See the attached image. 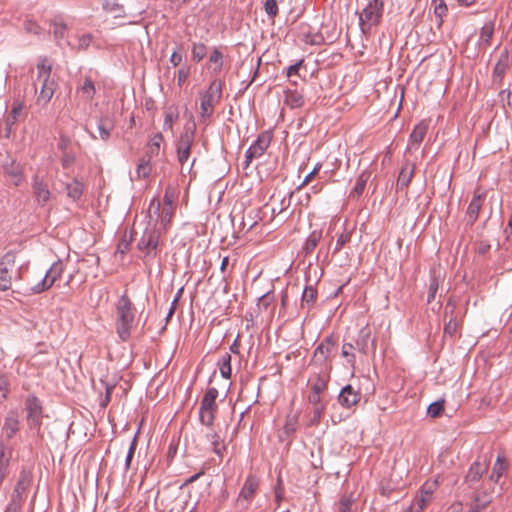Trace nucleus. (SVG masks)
<instances>
[{"label":"nucleus","mask_w":512,"mask_h":512,"mask_svg":"<svg viewBox=\"0 0 512 512\" xmlns=\"http://www.w3.org/2000/svg\"><path fill=\"white\" fill-rule=\"evenodd\" d=\"M134 318L133 303L124 293L116 304V331L121 340L126 341L130 337Z\"/></svg>","instance_id":"obj_1"},{"label":"nucleus","mask_w":512,"mask_h":512,"mask_svg":"<svg viewBox=\"0 0 512 512\" xmlns=\"http://www.w3.org/2000/svg\"><path fill=\"white\" fill-rule=\"evenodd\" d=\"M196 133V123L192 114L189 115V120L184 126V131L181 133L177 144V160L183 166L184 163L189 159L191 154V148L194 143Z\"/></svg>","instance_id":"obj_2"},{"label":"nucleus","mask_w":512,"mask_h":512,"mask_svg":"<svg viewBox=\"0 0 512 512\" xmlns=\"http://www.w3.org/2000/svg\"><path fill=\"white\" fill-rule=\"evenodd\" d=\"M218 395L219 392L215 387H210L206 390L199 408V420L202 425L207 427L213 425L218 411V404L216 402Z\"/></svg>","instance_id":"obj_3"},{"label":"nucleus","mask_w":512,"mask_h":512,"mask_svg":"<svg viewBox=\"0 0 512 512\" xmlns=\"http://www.w3.org/2000/svg\"><path fill=\"white\" fill-rule=\"evenodd\" d=\"M383 11V0H369L359 16L360 29L364 34L368 33L372 26L380 22Z\"/></svg>","instance_id":"obj_4"},{"label":"nucleus","mask_w":512,"mask_h":512,"mask_svg":"<svg viewBox=\"0 0 512 512\" xmlns=\"http://www.w3.org/2000/svg\"><path fill=\"white\" fill-rule=\"evenodd\" d=\"M26 423L29 429H38L42 425L43 406L35 395L25 399Z\"/></svg>","instance_id":"obj_5"},{"label":"nucleus","mask_w":512,"mask_h":512,"mask_svg":"<svg viewBox=\"0 0 512 512\" xmlns=\"http://www.w3.org/2000/svg\"><path fill=\"white\" fill-rule=\"evenodd\" d=\"M335 345L336 341L333 335L324 338L314 350L310 366L318 369L331 367V365L327 364V360L329 359L330 353Z\"/></svg>","instance_id":"obj_6"},{"label":"nucleus","mask_w":512,"mask_h":512,"mask_svg":"<svg viewBox=\"0 0 512 512\" xmlns=\"http://www.w3.org/2000/svg\"><path fill=\"white\" fill-rule=\"evenodd\" d=\"M64 272V264L62 261L58 260L54 262L49 270L46 272L43 279L37 283L35 286L30 288L32 294H40L44 291L50 289L53 284L60 279Z\"/></svg>","instance_id":"obj_7"},{"label":"nucleus","mask_w":512,"mask_h":512,"mask_svg":"<svg viewBox=\"0 0 512 512\" xmlns=\"http://www.w3.org/2000/svg\"><path fill=\"white\" fill-rule=\"evenodd\" d=\"M160 231L156 227H147L139 240L137 247L147 256H156L159 245Z\"/></svg>","instance_id":"obj_8"},{"label":"nucleus","mask_w":512,"mask_h":512,"mask_svg":"<svg viewBox=\"0 0 512 512\" xmlns=\"http://www.w3.org/2000/svg\"><path fill=\"white\" fill-rule=\"evenodd\" d=\"M15 254L12 251L7 252L0 259V290L7 291L11 288L12 277L9 273L10 269L15 265Z\"/></svg>","instance_id":"obj_9"},{"label":"nucleus","mask_w":512,"mask_h":512,"mask_svg":"<svg viewBox=\"0 0 512 512\" xmlns=\"http://www.w3.org/2000/svg\"><path fill=\"white\" fill-rule=\"evenodd\" d=\"M32 479V472L27 469H22L11 495V500L23 503L26 499V494L32 484Z\"/></svg>","instance_id":"obj_10"},{"label":"nucleus","mask_w":512,"mask_h":512,"mask_svg":"<svg viewBox=\"0 0 512 512\" xmlns=\"http://www.w3.org/2000/svg\"><path fill=\"white\" fill-rule=\"evenodd\" d=\"M31 185L32 193L37 204L41 207L46 206L52 198V194L46 181L39 175H34Z\"/></svg>","instance_id":"obj_11"},{"label":"nucleus","mask_w":512,"mask_h":512,"mask_svg":"<svg viewBox=\"0 0 512 512\" xmlns=\"http://www.w3.org/2000/svg\"><path fill=\"white\" fill-rule=\"evenodd\" d=\"M148 215L151 220L156 216V221H160L161 225L166 228L173 216V207H162L158 199H153L150 202Z\"/></svg>","instance_id":"obj_12"},{"label":"nucleus","mask_w":512,"mask_h":512,"mask_svg":"<svg viewBox=\"0 0 512 512\" xmlns=\"http://www.w3.org/2000/svg\"><path fill=\"white\" fill-rule=\"evenodd\" d=\"M331 367L318 369L308 380L311 392L323 393L328 388Z\"/></svg>","instance_id":"obj_13"},{"label":"nucleus","mask_w":512,"mask_h":512,"mask_svg":"<svg viewBox=\"0 0 512 512\" xmlns=\"http://www.w3.org/2000/svg\"><path fill=\"white\" fill-rule=\"evenodd\" d=\"M361 400V393L359 390L355 389L352 385L348 384L344 386L339 395H338V403L346 409H350L353 406L357 405Z\"/></svg>","instance_id":"obj_14"},{"label":"nucleus","mask_w":512,"mask_h":512,"mask_svg":"<svg viewBox=\"0 0 512 512\" xmlns=\"http://www.w3.org/2000/svg\"><path fill=\"white\" fill-rule=\"evenodd\" d=\"M258 487V478L253 474L248 475L237 498L238 504H242L243 501L250 503L254 498Z\"/></svg>","instance_id":"obj_15"},{"label":"nucleus","mask_w":512,"mask_h":512,"mask_svg":"<svg viewBox=\"0 0 512 512\" xmlns=\"http://www.w3.org/2000/svg\"><path fill=\"white\" fill-rule=\"evenodd\" d=\"M356 348L363 354L375 353L376 339L371 336L369 328L365 327L360 330L356 341Z\"/></svg>","instance_id":"obj_16"},{"label":"nucleus","mask_w":512,"mask_h":512,"mask_svg":"<svg viewBox=\"0 0 512 512\" xmlns=\"http://www.w3.org/2000/svg\"><path fill=\"white\" fill-rule=\"evenodd\" d=\"M20 421L17 410H10L4 419L2 432L6 440L12 439L19 431Z\"/></svg>","instance_id":"obj_17"},{"label":"nucleus","mask_w":512,"mask_h":512,"mask_svg":"<svg viewBox=\"0 0 512 512\" xmlns=\"http://www.w3.org/2000/svg\"><path fill=\"white\" fill-rule=\"evenodd\" d=\"M414 172L415 165L410 161H406L399 172L396 183V191H403L409 187V184L411 183V180L414 176Z\"/></svg>","instance_id":"obj_18"},{"label":"nucleus","mask_w":512,"mask_h":512,"mask_svg":"<svg viewBox=\"0 0 512 512\" xmlns=\"http://www.w3.org/2000/svg\"><path fill=\"white\" fill-rule=\"evenodd\" d=\"M437 488V481L425 482L420 490V495L415 498L414 505H417L419 511L423 509L431 502L432 495Z\"/></svg>","instance_id":"obj_19"},{"label":"nucleus","mask_w":512,"mask_h":512,"mask_svg":"<svg viewBox=\"0 0 512 512\" xmlns=\"http://www.w3.org/2000/svg\"><path fill=\"white\" fill-rule=\"evenodd\" d=\"M40 81L42 82V85L37 97V103L44 106L52 99L58 84L51 77L41 79Z\"/></svg>","instance_id":"obj_20"},{"label":"nucleus","mask_w":512,"mask_h":512,"mask_svg":"<svg viewBox=\"0 0 512 512\" xmlns=\"http://www.w3.org/2000/svg\"><path fill=\"white\" fill-rule=\"evenodd\" d=\"M298 416L297 414H288L286 416L285 425L283 427L282 433L279 434V440L284 442L287 441L288 444L291 443L292 438L296 431L298 430Z\"/></svg>","instance_id":"obj_21"},{"label":"nucleus","mask_w":512,"mask_h":512,"mask_svg":"<svg viewBox=\"0 0 512 512\" xmlns=\"http://www.w3.org/2000/svg\"><path fill=\"white\" fill-rule=\"evenodd\" d=\"M271 140L272 134L269 131L262 132L248 148L249 154H254L257 158L261 157L270 146Z\"/></svg>","instance_id":"obj_22"},{"label":"nucleus","mask_w":512,"mask_h":512,"mask_svg":"<svg viewBox=\"0 0 512 512\" xmlns=\"http://www.w3.org/2000/svg\"><path fill=\"white\" fill-rule=\"evenodd\" d=\"M292 193L282 194L281 192L274 193L271 197L273 215H279L284 212L289 206L292 198Z\"/></svg>","instance_id":"obj_23"},{"label":"nucleus","mask_w":512,"mask_h":512,"mask_svg":"<svg viewBox=\"0 0 512 512\" xmlns=\"http://www.w3.org/2000/svg\"><path fill=\"white\" fill-rule=\"evenodd\" d=\"M508 68H509V55H508L507 51H504L503 53H501V55L499 56V58L495 64V67L493 70V75H492L493 82L500 84L502 82Z\"/></svg>","instance_id":"obj_24"},{"label":"nucleus","mask_w":512,"mask_h":512,"mask_svg":"<svg viewBox=\"0 0 512 512\" xmlns=\"http://www.w3.org/2000/svg\"><path fill=\"white\" fill-rule=\"evenodd\" d=\"M5 175L11 178L15 186H19L24 179L22 166L14 160L3 165Z\"/></svg>","instance_id":"obj_25"},{"label":"nucleus","mask_w":512,"mask_h":512,"mask_svg":"<svg viewBox=\"0 0 512 512\" xmlns=\"http://www.w3.org/2000/svg\"><path fill=\"white\" fill-rule=\"evenodd\" d=\"M491 502V495L485 491H475L469 507V512H482Z\"/></svg>","instance_id":"obj_26"},{"label":"nucleus","mask_w":512,"mask_h":512,"mask_svg":"<svg viewBox=\"0 0 512 512\" xmlns=\"http://www.w3.org/2000/svg\"><path fill=\"white\" fill-rule=\"evenodd\" d=\"M317 290L313 285H307L301 295L300 309L309 312L316 304Z\"/></svg>","instance_id":"obj_27"},{"label":"nucleus","mask_w":512,"mask_h":512,"mask_svg":"<svg viewBox=\"0 0 512 512\" xmlns=\"http://www.w3.org/2000/svg\"><path fill=\"white\" fill-rule=\"evenodd\" d=\"M483 200L484 198L481 194L478 192L474 193V196L467 209V219L469 225H473L476 222Z\"/></svg>","instance_id":"obj_28"},{"label":"nucleus","mask_w":512,"mask_h":512,"mask_svg":"<svg viewBox=\"0 0 512 512\" xmlns=\"http://www.w3.org/2000/svg\"><path fill=\"white\" fill-rule=\"evenodd\" d=\"M488 469V464L485 462L475 461L469 468L468 473L465 477V481L467 483H475L478 482L483 473H485Z\"/></svg>","instance_id":"obj_29"},{"label":"nucleus","mask_w":512,"mask_h":512,"mask_svg":"<svg viewBox=\"0 0 512 512\" xmlns=\"http://www.w3.org/2000/svg\"><path fill=\"white\" fill-rule=\"evenodd\" d=\"M99 138L106 141L110 138L111 131L114 129V122L109 116H102L97 122Z\"/></svg>","instance_id":"obj_30"},{"label":"nucleus","mask_w":512,"mask_h":512,"mask_svg":"<svg viewBox=\"0 0 512 512\" xmlns=\"http://www.w3.org/2000/svg\"><path fill=\"white\" fill-rule=\"evenodd\" d=\"M284 102L290 108H300L304 105V97L297 90L287 89L284 91Z\"/></svg>","instance_id":"obj_31"},{"label":"nucleus","mask_w":512,"mask_h":512,"mask_svg":"<svg viewBox=\"0 0 512 512\" xmlns=\"http://www.w3.org/2000/svg\"><path fill=\"white\" fill-rule=\"evenodd\" d=\"M428 131V124L425 121L418 123L409 137V144L418 146L425 138Z\"/></svg>","instance_id":"obj_32"},{"label":"nucleus","mask_w":512,"mask_h":512,"mask_svg":"<svg viewBox=\"0 0 512 512\" xmlns=\"http://www.w3.org/2000/svg\"><path fill=\"white\" fill-rule=\"evenodd\" d=\"M164 141V137L161 133H156L149 141L145 157L152 159L159 155L161 144Z\"/></svg>","instance_id":"obj_33"},{"label":"nucleus","mask_w":512,"mask_h":512,"mask_svg":"<svg viewBox=\"0 0 512 512\" xmlns=\"http://www.w3.org/2000/svg\"><path fill=\"white\" fill-rule=\"evenodd\" d=\"M322 238V231L321 230H313L309 236L307 237L304 245H303V252L305 256L311 254L317 245L319 244L320 240Z\"/></svg>","instance_id":"obj_34"},{"label":"nucleus","mask_w":512,"mask_h":512,"mask_svg":"<svg viewBox=\"0 0 512 512\" xmlns=\"http://www.w3.org/2000/svg\"><path fill=\"white\" fill-rule=\"evenodd\" d=\"M65 190L68 198L77 201L83 194L84 186L77 179H73L70 183L66 184Z\"/></svg>","instance_id":"obj_35"},{"label":"nucleus","mask_w":512,"mask_h":512,"mask_svg":"<svg viewBox=\"0 0 512 512\" xmlns=\"http://www.w3.org/2000/svg\"><path fill=\"white\" fill-rule=\"evenodd\" d=\"M23 110V103L19 101H15L13 103V107L11 112L8 114L6 118V131L9 134L12 130V126L17 122L19 116L21 115Z\"/></svg>","instance_id":"obj_36"},{"label":"nucleus","mask_w":512,"mask_h":512,"mask_svg":"<svg viewBox=\"0 0 512 512\" xmlns=\"http://www.w3.org/2000/svg\"><path fill=\"white\" fill-rule=\"evenodd\" d=\"M494 34V23L487 22L483 25L480 31L479 47H488L491 44V39Z\"/></svg>","instance_id":"obj_37"},{"label":"nucleus","mask_w":512,"mask_h":512,"mask_svg":"<svg viewBox=\"0 0 512 512\" xmlns=\"http://www.w3.org/2000/svg\"><path fill=\"white\" fill-rule=\"evenodd\" d=\"M207 439L210 441L212 445L213 452L220 457V459L223 458L224 453L226 452L227 448L224 444V441L221 439V437L217 433H209L207 434Z\"/></svg>","instance_id":"obj_38"},{"label":"nucleus","mask_w":512,"mask_h":512,"mask_svg":"<svg viewBox=\"0 0 512 512\" xmlns=\"http://www.w3.org/2000/svg\"><path fill=\"white\" fill-rule=\"evenodd\" d=\"M218 103V101L212 99V98H209L205 95H201V104H200V108H201V113H200V117H201V120L205 121L206 119H208L212 113H213V110H214V106Z\"/></svg>","instance_id":"obj_39"},{"label":"nucleus","mask_w":512,"mask_h":512,"mask_svg":"<svg viewBox=\"0 0 512 512\" xmlns=\"http://www.w3.org/2000/svg\"><path fill=\"white\" fill-rule=\"evenodd\" d=\"M37 80L50 78L52 65L48 62L47 57H40L37 61Z\"/></svg>","instance_id":"obj_40"},{"label":"nucleus","mask_w":512,"mask_h":512,"mask_svg":"<svg viewBox=\"0 0 512 512\" xmlns=\"http://www.w3.org/2000/svg\"><path fill=\"white\" fill-rule=\"evenodd\" d=\"M303 40L306 44L310 45H322L325 43V37L319 31H313L311 27L303 33Z\"/></svg>","instance_id":"obj_41"},{"label":"nucleus","mask_w":512,"mask_h":512,"mask_svg":"<svg viewBox=\"0 0 512 512\" xmlns=\"http://www.w3.org/2000/svg\"><path fill=\"white\" fill-rule=\"evenodd\" d=\"M369 178H370V173L366 172V171L362 172L358 176L355 186L351 191L352 197L358 198L359 196L362 195Z\"/></svg>","instance_id":"obj_42"},{"label":"nucleus","mask_w":512,"mask_h":512,"mask_svg":"<svg viewBox=\"0 0 512 512\" xmlns=\"http://www.w3.org/2000/svg\"><path fill=\"white\" fill-rule=\"evenodd\" d=\"M218 366L221 376L225 379H229L232 374L231 355L229 353L223 354L218 362Z\"/></svg>","instance_id":"obj_43"},{"label":"nucleus","mask_w":512,"mask_h":512,"mask_svg":"<svg viewBox=\"0 0 512 512\" xmlns=\"http://www.w3.org/2000/svg\"><path fill=\"white\" fill-rule=\"evenodd\" d=\"M179 118V112L176 108L169 107L165 111V118L163 122V129L165 131H173V124Z\"/></svg>","instance_id":"obj_44"},{"label":"nucleus","mask_w":512,"mask_h":512,"mask_svg":"<svg viewBox=\"0 0 512 512\" xmlns=\"http://www.w3.org/2000/svg\"><path fill=\"white\" fill-rule=\"evenodd\" d=\"M92 40L93 36L91 34H83L77 37V43L68 42V45L74 50L83 51L88 49Z\"/></svg>","instance_id":"obj_45"},{"label":"nucleus","mask_w":512,"mask_h":512,"mask_svg":"<svg viewBox=\"0 0 512 512\" xmlns=\"http://www.w3.org/2000/svg\"><path fill=\"white\" fill-rule=\"evenodd\" d=\"M222 82L220 80H213L206 92L203 95L212 98L219 102L222 96Z\"/></svg>","instance_id":"obj_46"},{"label":"nucleus","mask_w":512,"mask_h":512,"mask_svg":"<svg viewBox=\"0 0 512 512\" xmlns=\"http://www.w3.org/2000/svg\"><path fill=\"white\" fill-rule=\"evenodd\" d=\"M506 467L507 464L505 462V458L499 455L492 469V473L490 476L491 480L498 482L500 477L503 475V472L505 471Z\"/></svg>","instance_id":"obj_47"},{"label":"nucleus","mask_w":512,"mask_h":512,"mask_svg":"<svg viewBox=\"0 0 512 512\" xmlns=\"http://www.w3.org/2000/svg\"><path fill=\"white\" fill-rule=\"evenodd\" d=\"M432 5L434 7V15L438 18V25H442L443 18L447 15L448 7L445 3V0H432Z\"/></svg>","instance_id":"obj_48"},{"label":"nucleus","mask_w":512,"mask_h":512,"mask_svg":"<svg viewBox=\"0 0 512 512\" xmlns=\"http://www.w3.org/2000/svg\"><path fill=\"white\" fill-rule=\"evenodd\" d=\"M103 9L109 13H114L115 17H121L124 14L123 5L118 0H104Z\"/></svg>","instance_id":"obj_49"},{"label":"nucleus","mask_w":512,"mask_h":512,"mask_svg":"<svg viewBox=\"0 0 512 512\" xmlns=\"http://www.w3.org/2000/svg\"><path fill=\"white\" fill-rule=\"evenodd\" d=\"M79 90L82 92L83 96L87 100H92L94 95H95V93H96L95 84L92 81V79L90 77H88V76L85 77L84 82L80 86Z\"/></svg>","instance_id":"obj_50"},{"label":"nucleus","mask_w":512,"mask_h":512,"mask_svg":"<svg viewBox=\"0 0 512 512\" xmlns=\"http://www.w3.org/2000/svg\"><path fill=\"white\" fill-rule=\"evenodd\" d=\"M354 503L352 494H344L341 496L339 502L336 505L335 512H350L351 507Z\"/></svg>","instance_id":"obj_51"},{"label":"nucleus","mask_w":512,"mask_h":512,"mask_svg":"<svg viewBox=\"0 0 512 512\" xmlns=\"http://www.w3.org/2000/svg\"><path fill=\"white\" fill-rule=\"evenodd\" d=\"M150 161L151 159L145 156L142 158L136 169V174L138 178H147L150 175L152 171Z\"/></svg>","instance_id":"obj_52"},{"label":"nucleus","mask_w":512,"mask_h":512,"mask_svg":"<svg viewBox=\"0 0 512 512\" xmlns=\"http://www.w3.org/2000/svg\"><path fill=\"white\" fill-rule=\"evenodd\" d=\"M439 284H440V275H437L435 272H433L431 279H430L428 295H427L428 303H431L435 299L436 293L439 288Z\"/></svg>","instance_id":"obj_53"},{"label":"nucleus","mask_w":512,"mask_h":512,"mask_svg":"<svg viewBox=\"0 0 512 512\" xmlns=\"http://www.w3.org/2000/svg\"><path fill=\"white\" fill-rule=\"evenodd\" d=\"M352 238V232L351 231H344L337 235V240L335 247L333 249L332 254H337L347 243L351 241Z\"/></svg>","instance_id":"obj_54"},{"label":"nucleus","mask_w":512,"mask_h":512,"mask_svg":"<svg viewBox=\"0 0 512 512\" xmlns=\"http://www.w3.org/2000/svg\"><path fill=\"white\" fill-rule=\"evenodd\" d=\"M207 46L204 43H194L192 47V59L200 62L207 55Z\"/></svg>","instance_id":"obj_55"},{"label":"nucleus","mask_w":512,"mask_h":512,"mask_svg":"<svg viewBox=\"0 0 512 512\" xmlns=\"http://www.w3.org/2000/svg\"><path fill=\"white\" fill-rule=\"evenodd\" d=\"M444 400H438L431 403L427 408V414L432 418L440 417L444 411Z\"/></svg>","instance_id":"obj_56"},{"label":"nucleus","mask_w":512,"mask_h":512,"mask_svg":"<svg viewBox=\"0 0 512 512\" xmlns=\"http://www.w3.org/2000/svg\"><path fill=\"white\" fill-rule=\"evenodd\" d=\"M209 62L215 64V71H220L223 67V53L219 49L214 48L210 54Z\"/></svg>","instance_id":"obj_57"},{"label":"nucleus","mask_w":512,"mask_h":512,"mask_svg":"<svg viewBox=\"0 0 512 512\" xmlns=\"http://www.w3.org/2000/svg\"><path fill=\"white\" fill-rule=\"evenodd\" d=\"M264 10L266 14L271 18H275L278 14V4L276 0H266L264 3Z\"/></svg>","instance_id":"obj_58"},{"label":"nucleus","mask_w":512,"mask_h":512,"mask_svg":"<svg viewBox=\"0 0 512 512\" xmlns=\"http://www.w3.org/2000/svg\"><path fill=\"white\" fill-rule=\"evenodd\" d=\"M274 302V295L271 292L263 294L258 300V308L267 310L268 307Z\"/></svg>","instance_id":"obj_59"},{"label":"nucleus","mask_w":512,"mask_h":512,"mask_svg":"<svg viewBox=\"0 0 512 512\" xmlns=\"http://www.w3.org/2000/svg\"><path fill=\"white\" fill-rule=\"evenodd\" d=\"M459 324L455 318H451L444 326V335L454 337L458 331Z\"/></svg>","instance_id":"obj_60"},{"label":"nucleus","mask_w":512,"mask_h":512,"mask_svg":"<svg viewBox=\"0 0 512 512\" xmlns=\"http://www.w3.org/2000/svg\"><path fill=\"white\" fill-rule=\"evenodd\" d=\"M76 161V155L73 151L62 153L61 164L64 169H69Z\"/></svg>","instance_id":"obj_61"},{"label":"nucleus","mask_w":512,"mask_h":512,"mask_svg":"<svg viewBox=\"0 0 512 512\" xmlns=\"http://www.w3.org/2000/svg\"><path fill=\"white\" fill-rule=\"evenodd\" d=\"M9 379L6 375H0V403L6 399L9 391Z\"/></svg>","instance_id":"obj_62"},{"label":"nucleus","mask_w":512,"mask_h":512,"mask_svg":"<svg viewBox=\"0 0 512 512\" xmlns=\"http://www.w3.org/2000/svg\"><path fill=\"white\" fill-rule=\"evenodd\" d=\"M66 24L63 22L54 21L53 23V34L57 40L63 39L66 34Z\"/></svg>","instance_id":"obj_63"},{"label":"nucleus","mask_w":512,"mask_h":512,"mask_svg":"<svg viewBox=\"0 0 512 512\" xmlns=\"http://www.w3.org/2000/svg\"><path fill=\"white\" fill-rule=\"evenodd\" d=\"M354 345L351 343H344L342 346V356L347 358L350 364L355 363V355L351 352L354 349Z\"/></svg>","instance_id":"obj_64"}]
</instances>
